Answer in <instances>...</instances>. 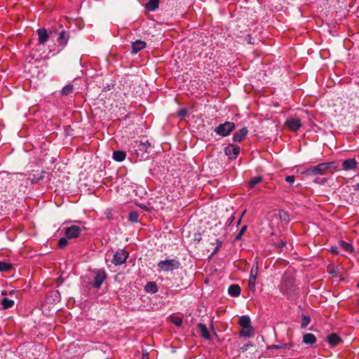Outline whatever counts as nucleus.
<instances>
[{"label":"nucleus","instance_id":"obj_1","mask_svg":"<svg viewBox=\"0 0 359 359\" xmlns=\"http://www.w3.org/2000/svg\"><path fill=\"white\" fill-rule=\"evenodd\" d=\"M339 164L336 161L322 163L316 166L306 169L304 173L307 175H325L333 173L338 168Z\"/></svg>","mask_w":359,"mask_h":359},{"label":"nucleus","instance_id":"obj_2","mask_svg":"<svg viewBox=\"0 0 359 359\" xmlns=\"http://www.w3.org/2000/svg\"><path fill=\"white\" fill-rule=\"evenodd\" d=\"M279 287L283 294L291 295L296 290L294 279L291 275L284 274Z\"/></svg>","mask_w":359,"mask_h":359},{"label":"nucleus","instance_id":"obj_3","mask_svg":"<svg viewBox=\"0 0 359 359\" xmlns=\"http://www.w3.org/2000/svg\"><path fill=\"white\" fill-rule=\"evenodd\" d=\"M235 128V124L233 122L226 121L224 123L219 124L215 132L220 136L226 137L229 135Z\"/></svg>","mask_w":359,"mask_h":359},{"label":"nucleus","instance_id":"obj_4","mask_svg":"<svg viewBox=\"0 0 359 359\" xmlns=\"http://www.w3.org/2000/svg\"><path fill=\"white\" fill-rule=\"evenodd\" d=\"M180 262L176 259H166L158 263V268L163 271H171L180 267Z\"/></svg>","mask_w":359,"mask_h":359},{"label":"nucleus","instance_id":"obj_5","mask_svg":"<svg viewBox=\"0 0 359 359\" xmlns=\"http://www.w3.org/2000/svg\"><path fill=\"white\" fill-rule=\"evenodd\" d=\"M128 252L124 250H118L114 255L113 259L111 262L116 265H121L126 262V259L128 257Z\"/></svg>","mask_w":359,"mask_h":359},{"label":"nucleus","instance_id":"obj_6","mask_svg":"<svg viewBox=\"0 0 359 359\" xmlns=\"http://www.w3.org/2000/svg\"><path fill=\"white\" fill-rule=\"evenodd\" d=\"M95 276L92 285L95 288H99L107 278V273L104 269L97 270L95 271Z\"/></svg>","mask_w":359,"mask_h":359},{"label":"nucleus","instance_id":"obj_7","mask_svg":"<svg viewBox=\"0 0 359 359\" xmlns=\"http://www.w3.org/2000/svg\"><path fill=\"white\" fill-rule=\"evenodd\" d=\"M240 151V147L236 144H229L224 149L225 154L231 160L236 159L238 157Z\"/></svg>","mask_w":359,"mask_h":359},{"label":"nucleus","instance_id":"obj_8","mask_svg":"<svg viewBox=\"0 0 359 359\" xmlns=\"http://www.w3.org/2000/svg\"><path fill=\"white\" fill-rule=\"evenodd\" d=\"M81 233V229L76 225H72L67 227L65 231V237L68 239L76 238L79 236Z\"/></svg>","mask_w":359,"mask_h":359},{"label":"nucleus","instance_id":"obj_9","mask_svg":"<svg viewBox=\"0 0 359 359\" xmlns=\"http://www.w3.org/2000/svg\"><path fill=\"white\" fill-rule=\"evenodd\" d=\"M285 126L290 131H297L302 127L301 120L297 118H290L285 122Z\"/></svg>","mask_w":359,"mask_h":359},{"label":"nucleus","instance_id":"obj_10","mask_svg":"<svg viewBox=\"0 0 359 359\" xmlns=\"http://www.w3.org/2000/svg\"><path fill=\"white\" fill-rule=\"evenodd\" d=\"M258 273V264L256 263L255 265L252 266L250 271V278L248 280V288L252 290H255V282L257 279Z\"/></svg>","mask_w":359,"mask_h":359},{"label":"nucleus","instance_id":"obj_11","mask_svg":"<svg viewBox=\"0 0 359 359\" xmlns=\"http://www.w3.org/2000/svg\"><path fill=\"white\" fill-rule=\"evenodd\" d=\"M327 341L330 347H334L342 342L341 338L336 333H331L327 337Z\"/></svg>","mask_w":359,"mask_h":359},{"label":"nucleus","instance_id":"obj_12","mask_svg":"<svg viewBox=\"0 0 359 359\" xmlns=\"http://www.w3.org/2000/svg\"><path fill=\"white\" fill-rule=\"evenodd\" d=\"M248 133V130L246 127H243V128L236 131L233 135V140L234 142H240L243 141Z\"/></svg>","mask_w":359,"mask_h":359},{"label":"nucleus","instance_id":"obj_13","mask_svg":"<svg viewBox=\"0 0 359 359\" xmlns=\"http://www.w3.org/2000/svg\"><path fill=\"white\" fill-rule=\"evenodd\" d=\"M357 165L358 162L354 158H348L343 161L342 167L344 170H349L355 169Z\"/></svg>","mask_w":359,"mask_h":359},{"label":"nucleus","instance_id":"obj_14","mask_svg":"<svg viewBox=\"0 0 359 359\" xmlns=\"http://www.w3.org/2000/svg\"><path fill=\"white\" fill-rule=\"evenodd\" d=\"M37 34L39 36V43L40 44H44L49 37L47 30L44 28H40L37 30Z\"/></svg>","mask_w":359,"mask_h":359},{"label":"nucleus","instance_id":"obj_15","mask_svg":"<svg viewBox=\"0 0 359 359\" xmlns=\"http://www.w3.org/2000/svg\"><path fill=\"white\" fill-rule=\"evenodd\" d=\"M146 47V43L142 40H137L132 43V53H137Z\"/></svg>","mask_w":359,"mask_h":359},{"label":"nucleus","instance_id":"obj_16","mask_svg":"<svg viewBox=\"0 0 359 359\" xmlns=\"http://www.w3.org/2000/svg\"><path fill=\"white\" fill-rule=\"evenodd\" d=\"M69 39V34L65 30H62L59 33V36L57 38L58 43L62 46H66L68 40Z\"/></svg>","mask_w":359,"mask_h":359},{"label":"nucleus","instance_id":"obj_17","mask_svg":"<svg viewBox=\"0 0 359 359\" xmlns=\"http://www.w3.org/2000/svg\"><path fill=\"white\" fill-rule=\"evenodd\" d=\"M241 292V287L237 284L231 285L229 287L228 292L232 297H238Z\"/></svg>","mask_w":359,"mask_h":359},{"label":"nucleus","instance_id":"obj_18","mask_svg":"<svg viewBox=\"0 0 359 359\" xmlns=\"http://www.w3.org/2000/svg\"><path fill=\"white\" fill-rule=\"evenodd\" d=\"M303 342L305 344L313 345L316 342V337L312 333H306L303 336Z\"/></svg>","mask_w":359,"mask_h":359},{"label":"nucleus","instance_id":"obj_19","mask_svg":"<svg viewBox=\"0 0 359 359\" xmlns=\"http://www.w3.org/2000/svg\"><path fill=\"white\" fill-rule=\"evenodd\" d=\"M158 286L157 284L154 281L149 282L144 287V290L147 292L155 294L158 292Z\"/></svg>","mask_w":359,"mask_h":359},{"label":"nucleus","instance_id":"obj_20","mask_svg":"<svg viewBox=\"0 0 359 359\" xmlns=\"http://www.w3.org/2000/svg\"><path fill=\"white\" fill-rule=\"evenodd\" d=\"M126 154L123 151H114L113 152V158L118 162H121L126 159Z\"/></svg>","mask_w":359,"mask_h":359},{"label":"nucleus","instance_id":"obj_21","mask_svg":"<svg viewBox=\"0 0 359 359\" xmlns=\"http://www.w3.org/2000/svg\"><path fill=\"white\" fill-rule=\"evenodd\" d=\"M239 325L242 328H248L251 326L250 319L248 316H243L239 319Z\"/></svg>","mask_w":359,"mask_h":359},{"label":"nucleus","instance_id":"obj_22","mask_svg":"<svg viewBox=\"0 0 359 359\" xmlns=\"http://www.w3.org/2000/svg\"><path fill=\"white\" fill-rule=\"evenodd\" d=\"M198 327L200 330L201 336L205 339H210V335L206 326L202 323H199L198 324Z\"/></svg>","mask_w":359,"mask_h":359},{"label":"nucleus","instance_id":"obj_23","mask_svg":"<svg viewBox=\"0 0 359 359\" xmlns=\"http://www.w3.org/2000/svg\"><path fill=\"white\" fill-rule=\"evenodd\" d=\"M293 347V344L291 342L287 344H273L269 346V349H290Z\"/></svg>","mask_w":359,"mask_h":359},{"label":"nucleus","instance_id":"obj_24","mask_svg":"<svg viewBox=\"0 0 359 359\" xmlns=\"http://www.w3.org/2000/svg\"><path fill=\"white\" fill-rule=\"evenodd\" d=\"M159 5V0H149L148 3L146 4V8L150 11H154L158 8Z\"/></svg>","mask_w":359,"mask_h":359},{"label":"nucleus","instance_id":"obj_25","mask_svg":"<svg viewBox=\"0 0 359 359\" xmlns=\"http://www.w3.org/2000/svg\"><path fill=\"white\" fill-rule=\"evenodd\" d=\"M253 328L252 326L248 328H242L239 334L241 337H250L253 335Z\"/></svg>","mask_w":359,"mask_h":359},{"label":"nucleus","instance_id":"obj_26","mask_svg":"<svg viewBox=\"0 0 359 359\" xmlns=\"http://www.w3.org/2000/svg\"><path fill=\"white\" fill-rule=\"evenodd\" d=\"M1 305L4 309H8L14 305V301L7 297H4L1 299Z\"/></svg>","mask_w":359,"mask_h":359},{"label":"nucleus","instance_id":"obj_27","mask_svg":"<svg viewBox=\"0 0 359 359\" xmlns=\"http://www.w3.org/2000/svg\"><path fill=\"white\" fill-rule=\"evenodd\" d=\"M262 180H263V177L261 176L255 177L249 181L248 187L252 189V188L255 187V185H257V184L262 182Z\"/></svg>","mask_w":359,"mask_h":359},{"label":"nucleus","instance_id":"obj_28","mask_svg":"<svg viewBox=\"0 0 359 359\" xmlns=\"http://www.w3.org/2000/svg\"><path fill=\"white\" fill-rule=\"evenodd\" d=\"M13 268V264L5 262H0V271L1 272H6L10 271Z\"/></svg>","mask_w":359,"mask_h":359},{"label":"nucleus","instance_id":"obj_29","mask_svg":"<svg viewBox=\"0 0 359 359\" xmlns=\"http://www.w3.org/2000/svg\"><path fill=\"white\" fill-rule=\"evenodd\" d=\"M74 86L72 84H68L65 86L62 90V94L63 95H68L73 92Z\"/></svg>","mask_w":359,"mask_h":359},{"label":"nucleus","instance_id":"obj_30","mask_svg":"<svg viewBox=\"0 0 359 359\" xmlns=\"http://www.w3.org/2000/svg\"><path fill=\"white\" fill-rule=\"evenodd\" d=\"M139 214L135 211H131L129 212L128 219L133 222H137L138 221Z\"/></svg>","mask_w":359,"mask_h":359},{"label":"nucleus","instance_id":"obj_31","mask_svg":"<svg viewBox=\"0 0 359 359\" xmlns=\"http://www.w3.org/2000/svg\"><path fill=\"white\" fill-rule=\"evenodd\" d=\"M311 322V318L309 316H304L302 320L301 327L306 328Z\"/></svg>","mask_w":359,"mask_h":359},{"label":"nucleus","instance_id":"obj_32","mask_svg":"<svg viewBox=\"0 0 359 359\" xmlns=\"http://www.w3.org/2000/svg\"><path fill=\"white\" fill-rule=\"evenodd\" d=\"M340 245L346 251L352 252L353 250L352 245L348 243L341 241Z\"/></svg>","mask_w":359,"mask_h":359},{"label":"nucleus","instance_id":"obj_33","mask_svg":"<svg viewBox=\"0 0 359 359\" xmlns=\"http://www.w3.org/2000/svg\"><path fill=\"white\" fill-rule=\"evenodd\" d=\"M171 322L175 325L180 327L182 324V319L180 317H172L171 319Z\"/></svg>","mask_w":359,"mask_h":359},{"label":"nucleus","instance_id":"obj_34","mask_svg":"<svg viewBox=\"0 0 359 359\" xmlns=\"http://www.w3.org/2000/svg\"><path fill=\"white\" fill-rule=\"evenodd\" d=\"M187 114H188V111L185 108H183V109H180L177 112V116L180 117V118H185L187 116Z\"/></svg>","mask_w":359,"mask_h":359},{"label":"nucleus","instance_id":"obj_35","mask_svg":"<svg viewBox=\"0 0 359 359\" xmlns=\"http://www.w3.org/2000/svg\"><path fill=\"white\" fill-rule=\"evenodd\" d=\"M67 238L65 237V238H61L60 240H59V242H58V246L60 248H63L64 247H65L67 245Z\"/></svg>","mask_w":359,"mask_h":359},{"label":"nucleus","instance_id":"obj_36","mask_svg":"<svg viewBox=\"0 0 359 359\" xmlns=\"http://www.w3.org/2000/svg\"><path fill=\"white\" fill-rule=\"evenodd\" d=\"M295 177L294 175H289L285 177V181L292 184L294 182Z\"/></svg>","mask_w":359,"mask_h":359},{"label":"nucleus","instance_id":"obj_37","mask_svg":"<svg viewBox=\"0 0 359 359\" xmlns=\"http://www.w3.org/2000/svg\"><path fill=\"white\" fill-rule=\"evenodd\" d=\"M275 245H276V248H282L285 246V242L283 241H280L276 243Z\"/></svg>","mask_w":359,"mask_h":359},{"label":"nucleus","instance_id":"obj_38","mask_svg":"<svg viewBox=\"0 0 359 359\" xmlns=\"http://www.w3.org/2000/svg\"><path fill=\"white\" fill-rule=\"evenodd\" d=\"M246 229H247V226H243L241 228V229L240 230L239 233L243 235L244 233V232L246 231Z\"/></svg>","mask_w":359,"mask_h":359},{"label":"nucleus","instance_id":"obj_39","mask_svg":"<svg viewBox=\"0 0 359 359\" xmlns=\"http://www.w3.org/2000/svg\"><path fill=\"white\" fill-rule=\"evenodd\" d=\"M242 236H243V235H242L241 233H238L236 235V238H235V240H240V239L242 238Z\"/></svg>","mask_w":359,"mask_h":359},{"label":"nucleus","instance_id":"obj_40","mask_svg":"<svg viewBox=\"0 0 359 359\" xmlns=\"http://www.w3.org/2000/svg\"><path fill=\"white\" fill-rule=\"evenodd\" d=\"M142 359H149V355L147 353H143L142 356Z\"/></svg>","mask_w":359,"mask_h":359},{"label":"nucleus","instance_id":"obj_41","mask_svg":"<svg viewBox=\"0 0 359 359\" xmlns=\"http://www.w3.org/2000/svg\"><path fill=\"white\" fill-rule=\"evenodd\" d=\"M245 212H246V210H245L243 211V212L242 213L241 217H240V219H239V220H238V225L241 223V218H242V217L245 215Z\"/></svg>","mask_w":359,"mask_h":359},{"label":"nucleus","instance_id":"obj_42","mask_svg":"<svg viewBox=\"0 0 359 359\" xmlns=\"http://www.w3.org/2000/svg\"><path fill=\"white\" fill-rule=\"evenodd\" d=\"M248 346H252V345H251V344H247L246 346H244L243 347H242V348H241V349H242L243 351H245V350H246V349H247V347H248Z\"/></svg>","mask_w":359,"mask_h":359},{"label":"nucleus","instance_id":"obj_43","mask_svg":"<svg viewBox=\"0 0 359 359\" xmlns=\"http://www.w3.org/2000/svg\"><path fill=\"white\" fill-rule=\"evenodd\" d=\"M1 294H2V295H4V296H5V295H7V294H8V292H7V291H6V290H3V291L1 292Z\"/></svg>","mask_w":359,"mask_h":359},{"label":"nucleus","instance_id":"obj_44","mask_svg":"<svg viewBox=\"0 0 359 359\" xmlns=\"http://www.w3.org/2000/svg\"><path fill=\"white\" fill-rule=\"evenodd\" d=\"M354 188H355V190H358L359 191V183H358L356 185H355Z\"/></svg>","mask_w":359,"mask_h":359},{"label":"nucleus","instance_id":"obj_45","mask_svg":"<svg viewBox=\"0 0 359 359\" xmlns=\"http://www.w3.org/2000/svg\"><path fill=\"white\" fill-rule=\"evenodd\" d=\"M221 244H222V243H219V246L216 247V248H215V250L214 252H215L218 250V248L221 246Z\"/></svg>","mask_w":359,"mask_h":359},{"label":"nucleus","instance_id":"obj_46","mask_svg":"<svg viewBox=\"0 0 359 359\" xmlns=\"http://www.w3.org/2000/svg\"><path fill=\"white\" fill-rule=\"evenodd\" d=\"M290 354L292 355H296L295 351L292 350Z\"/></svg>","mask_w":359,"mask_h":359},{"label":"nucleus","instance_id":"obj_47","mask_svg":"<svg viewBox=\"0 0 359 359\" xmlns=\"http://www.w3.org/2000/svg\"><path fill=\"white\" fill-rule=\"evenodd\" d=\"M43 178V176L41 175L39 177L37 178V181L42 180Z\"/></svg>","mask_w":359,"mask_h":359},{"label":"nucleus","instance_id":"obj_48","mask_svg":"<svg viewBox=\"0 0 359 359\" xmlns=\"http://www.w3.org/2000/svg\"><path fill=\"white\" fill-rule=\"evenodd\" d=\"M13 293H14V291H13V290H12V291H11V292H9V294H13Z\"/></svg>","mask_w":359,"mask_h":359},{"label":"nucleus","instance_id":"obj_49","mask_svg":"<svg viewBox=\"0 0 359 359\" xmlns=\"http://www.w3.org/2000/svg\"><path fill=\"white\" fill-rule=\"evenodd\" d=\"M357 287L359 288V280H358V283L357 284Z\"/></svg>","mask_w":359,"mask_h":359}]
</instances>
